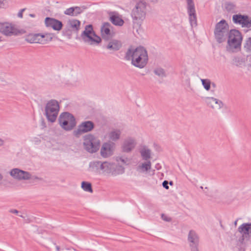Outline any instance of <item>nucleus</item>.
Returning a JSON list of instances; mask_svg holds the SVG:
<instances>
[{"mask_svg":"<svg viewBox=\"0 0 251 251\" xmlns=\"http://www.w3.org/2000/svg\"><path fill=\"white\" fill-rule=\"evenodd\" d=\"M237 224V220H236V221L234 222V225L235 226H236Z\"/></svg>","mask_w":251,"mask_h":251,"instance_id":"55","label":"nucleus"},{"mask_svg":"<svg viewBox=\"0 0 251 251\" xmlns=\"http://www.w3.org/2000/svg\"><path fill=\"white\" fill-rule=\"evenodd\" d=\"M232 21L234 24L241 25L242 27H251V18H249L248 15L240 14L234 15Z\"/></svg>","mask_w":251,"mask_h":251,"instance_id":"13","label":"nucleus"},{"mask_svg":"<svg viewBox=\"0 0 251 251\" xmlns=\"http://www.w3.org/2000/svg\"><path fill=\"white\" fill-rule=\"evenodd\" d=\"M201 81L204 89L208 91L210 89L211 81L208 79H201Z\"/></svg>","mask_w":251,"mask_h":251,"instance_id":"35","label":"nucleus"},{"mask_svg":"<svg viewBox=\"0 0 251 251\" xmlns=\"http://www.w3.org/2000/svg\"><path fill=\"white\" fill-rule=\"evenodd\" d=\"M25 41L30 43H43L41 40V33L29 34L25 39Z\"/></svg>","mask_w":251,"mask_h":251,"instance_id":"21","label":"nucleus"},{"mask_svg":"<svg viewBox=\"0 0 251 251\" xmlns=\"http://www.w3.org/2000/svg\"><path fill=\"white\" fill-rule=\"evenodd\" d=\"M58 120L60 126L66 131L72 130L76 124L74 116L68 112L61 113Z\"/></svg>","mask_w":251,"mask_h":251,"instance_id":"6","label":"nucleus"},{"mask_svg":"<svg viewBox=\"0 0 251 251\" xmlns=\"http://www.w3.org/2000/svg\"><path fill=\"white\" fill-rule=\"evenodd\" d=\"M207 102H208V100H207ZM208 104L209 105H210V106L212 108H214L215 107V105H214V102H212V103H208Z\"/></svg>","mask_w":251,"mask_h":251,"instance_id":"49","label":"nucleus"},{"mask_svg":"<svg viewBox=\"0 0 251 251\" xmlns=\"http://www.w3.org/2000/svg\"><path fill=\"white\" fill-rule=\"evenodd\" d=\"M122 47V43L117 40H112L107 45L106 48L110 50H118Z\"/></svg>","mask_w":251,"mask_h":251,"instance_id":"23","label":"nucleus"},{"mask_svg":"<svg viewBox=\"0 0 251 251\" xmlns=\"http://www.w3.org/2000/svg\"><path fill=\"white\" fill-rule=\"evenodd\" d=\"M59 109L57 100L52 99L48 101L45 106V115L49 122L54 123L56 121Z\"/></svg>","mask_w":251,"mask_h":251,"instance_id":"5","label":"nucleus"},{"mask_svg":"<svg viewBox=\"0 0 251 251\" xmlns=\"http://www.w3.org/2000/svg\"><path fill=\"white\" fill-rule=\"evenodd\" d=\"M226 50L232 52L240 50L243 37L237 29H231L227 38Z\"/></svg>","mask_w":251,"mask_h":251,"instance_id":"1","label":"nucleus"},{"mask_svg":"<svg viewBox=\"0 0 251 251\" xmlns=\"http://www.w3.org/2000/svg\"><path fill=\"white\" fill-rule=\"evenodd\" d=\"M64 13L66 15L75 17L74 9L73 8V7L66 9L64 11Z\"/></svg>","mask_w":251,"mask_h":251,"instance_id":"38","label":"nucleus"},{"mask_svg":"<svg viewBox=\"0 0 251 251\" xmlns=\"http://www.w3.org/2000/svg\"><path fill=\"white\" fill-rule=\"evenodd\" d=\"M134 53V50L129 49L126 52L125 58L127 60H130L133 59V54Z\"/></svg>","mask_w":251,"mask_h":251,"instance_id":"37","label":"nucleus"},{"mask_svg":"<svg viewBox=\"0 0 251 251\" xmlns=\"http://www.w3.org/2000/svg\"><path fill=\"white\" fill-rule=\"evenodd\" d=\"M225 8L228 12H235L236 5L234 3L230 1H226L225 3Z\"/></svg>","mask_w":251,"mask_h":251,"instance_id":"31","label":"nucleus"},{"mask_svg":"<svg viewBox=\"0 0 251 251\" xmlns=\"http://www.w3.org/2000/svg\"><path fill=\"white\" fill-rule=\"evenodd\" d=\"M80 22L76 19L69 20L67 22L66 27L64 30L66 32H71V31H74L77 32L80 29Z\"/></svg>","mask_w":251,"mask_h":251,"instance_id":"16","label":"nucleus"},{"mask_svg":"<svg viewBox=\"0 0 251 251\" xmlns=\"http://www.w3.org/2000/svg\"><path fill=\"white\" fill-rule=\"evenodd\" d=\"M9 212L11 213H13L15 214H18L19 213V211L16 209H11L9 210Z\"/></svg>","mask_w":251,"mask_h":251,"instance_id":"46","label":"nucleus"},{"mask_svg":"<svg viewBox=\"0 0 251 251\" xmlns=\"http://www.w3.org/2000/svg\"><path fill=\"white\" fill-rule=\"evenodd\" d=\"M154 73L160 77H165L166 76L165 70L160 67L155 68L153 71Z\"/></svg>","mask_w":251,"mask_h":251,"instance_id":"34","label":"nucleus"},{"mask_svg":"<svg viewBox=\"0 0 251 251\" xmlns=\"http://www.w3.org/2000/svg\"><path fill=\"white\" fill-rule=\"evenodd\" d=\"M84 149L88 152H96L100 149V142L99 139L92 134L85 135L83 137Z\"/></svg>","mask_w":251,"mask_h":251,"instance_id":"4","label":"nucleus"},{"mask_svg":"<svg viewBox=\"0 0 251 251\" xmlns=\"http://www.w3.org/2000/svg\"><path fill=\"white\" fill-rule=\"evenodd\" d=\"M10 175L18 180H28L31 176V175L29 172L18 168L12 169L10 171Z\"/></svg>","mask_w":251,"mask_h":251,"instance_id":"14","label":"nucleus"},{"mask_svg":"<svg viewBox=\"0 0 251 251\" xmlns=\"http://www.w3.org/2000/svg\"><path fill=\"white\" fill-rule=\"evenodd\" d=\"M4 144V141L0 138V147L2 146Z\"/></svg>","mask_w":251,"mask_h":251,"instance_id":"50","label":"nucleus"},{"mask_svg":"<svg viewBox=\"0 0 251 251\" xmlns=\"http://www.w3.org/2000/svg\"><path fill=\"white\" fill-rule=\"evenodd\" d=\"M233 64L236 65V66H238V63L240 62V59H239V58H238V57H235L233 59Z\"/></svg>","mask_w":251,"mask_h":251,"instance_id":"45","label":"nucleus"},{"mask_svg":"<svg viewBox=\"0 0 251 251\" xmlns=\"http://www.w3.org/2000/svg\"><path fill=\"white\" fill-rule=\"evenodd\" d=\"M80 36L85 43L91 45L99 44L101 41V38L96 34L91 25H86Z\"/></svg>","mask_w":251,"mask_h":251,"instance_id":"7","label":"nucleus"},{"mask_svg":"<svg viewBox=\"0 0 251 251\" xmlns=\"http://www.w3.org/2000/svg\"><path fill=\"white\" fill-rule=\"evenodd\" d=\"M245 235H243L242 234V236L240 238V239H239V241L241 243H243L244 241V239H245Z\"/></svg>","mask_w":251,"mask_h":251,"instance_id":"47","label":"nucleus"},{"mask_svg":"<svg viewBox=\"0 0 251 251\" xmlns=\"http://www.w3.org/2000/svg\"><path fill=\"white\" fill-rule=\"evenodd\" d=\"M32 142L35 144L38 145L41 142V140L38 137H33L32 139Z\"/></svg>","mask_w":251,"mask_h":251,"instance_id":"42","label":"nucleus"},{"mask_svg":"<svg viewBox=\"0 0 251 251\" xmlns=\"http://www.w3.org/2000/svg\"><path fill=\"white\" fill-rule=\"evenodd\" d=\"M168 184H169V182L167 180H164L162 183V186L164 188L168 190L169 188Z\"/></svg>","mask_w":251,"mask_h":251,"instance_id":"43","label":"nucleus"},{"mask_svg":"<svg viewBox=\"0 0 251 251\" xmlns=\"http://www.w3.org/2000/svg\"><path fill=\"white\" fill-rule=\"evenodd\" d=\"M212 85H213V86H215V84L214 83H213Z\"/></svg>","mask_w":251,"mask_h":251,"instance_id":"57","label":"nucleus"},{"mask_svg":"<svg viewBox=\"0 0 251 251\" xmlns=\"http://www.w3.org/2000/svg\"><path fill=\"white\" fill-rule=\"evenodd\" d=\"M24 30H19L11 23H0V33L6 36L18 35L24 33Z\"/></svg>","mask_w":251,"mask_h":251,"instance_id":"9","label":"nucleus"},{"mask_svg":"<svg viewBox=\"0 0 251 251\" xmlns=\"http://www.w3.org/2000/svg\"><path fill=\"white\" fill-rule=\"evenodd\" d=\"M102 163V162L100 161H95L91 162L89 163V171L91 172H98L101 170L100 164Z\"/></svg>","mask_w":251,"mask_h":251,"instance_id":"26","label":"nucleus"},{"mask_svg":"<svg viewBox=\"0 0 251 251\" xmlns=\"http://www.w3.org/2000/svg\"><path fill=\"white\" fill-rule=\"evenodd\" d=\"M45 23L46 26L51 27L55 30L59 31L63 27V24L61 21L52 18H46Z\"/></svg>","mask_w":251,"mask_h":251,"instance_id":"15","label":"nucleus"},{"mask_svg":"<svg viewBox=\"0 0 251 251\" xmlns=\"http://www.w3.org/2000/svg\"><path fill=\"white\" fill-rule=\"evenodd\" d=\"M187 11L190 24L192 26L197 25L196 11L193 0H186Z\"/></svg>","mask_w":251,"mask_h":251,"instance_id":"11","label":"nucleus"},{"mask_svg":"<svg viewBox=\"0 0 251 251\" xmlns=\"http://www.w3.org/2000/svg\"><path fill=\"white\" fill-rule=\"evenodd\" d=\"M116 160L117 161H121L124 164H126L127 161V158H123L122 157H117Z\"/></svg>","mask_w":251,"mask_h":251,"instance_id":"40","label":"nucleus"},{"mask_svg":"<svg viewBox=\"0 0 251 251\" xmlns=\"http://www.w3.org/2000/svg\"><path fill=\"white\" fill-rule=\"evenodd\" d=\"M37 179H40L41 178H39V177H36Z\"/></svg>","mask_w":251,"mask_h":251,"instance_id":"58","label":"nucleus"},{"mask_svg":"<svg viewBox=\"0 0 251 251\" xmlns=\"http://www.w3.org/2000/svg\"><path fill=\"white\" fill-rule=\"evenodd\" d=\"M161 218L164 221L166 222H171L172 221L171 218L168 217L164 214H162Z\"/></svg>","mask_w":251,"mask_h":251,"instance_id":"41","label":"nucleus"},{"mask_svg":"<svg viewBox=\"0 0 251 251\" xmlns=\"http://www.w3.org/2000/svg\"><path fill=\"white\" fill-rule=\"evenodd\" d=\"M94 127V123L91 121L83 122L78 126L77 129L74 131V134L79 137L80 135L92 131Z\"/></svg>","mask_w":251,"mask_h":251,"instance_id":"12","label":"nucleus"},{"mask_svg":"<svg viewBox=\"0 0 251 251\" xmlns=\"http://www.w3.org/2000/svg\"><path fill=\"white\" fill-rule=\"evenodd\" d=\"M56 250H57V251H59V250H60V248H59V246H56Z\"/></svg>","mask_w":251,"mask_h":251,"instance_id":"54","label":"nucleus"},{"mask_svg":"<svg viewBox=\"0 0 251 251\" xmlns=\"http://www.w3.org/2000/svg\"><path fill=\"white\" fill-rule=\"evenodd\" d=\"M169 184L170 185L172 186V185H173L174 183H173V182L172 181H170L169 182Z\"/></svg>","mask_w":251,"mask_h":251,"instance_id":"53","label":"nucleus"},{"mask_svg":"<svg viewBox=\"0 0 251 251\" xmlns=\"http://www.w3.org/2000/svg\"><path fill=\"white\" fill-rule=\"evenodd\" d=\"M25 8H24V9H22L20 10V11L18 12V16L19 17V18H23V12L25 10Z\"/></svg>","mask_w":251,"mask_h":251,"instance_id":"44","label":"nucleus"},{"mask_svg":"<svg viewBox=\"0 0 251 251\" xmlns=\"http://www.w3.org/2000/svg\"><path fill=\"white\" fill-rule=\"evenodd\" d=\"M207 100H208L209 103H212V102H214V104L217 105H215V107L220 109L223 106V103L222 101L214 98L213 97H207L206 98Z\"/></svg>","mask_w":251,"mask_h":251,"instance_id":"30","label":"nucleus"},{"mask_svg":"<svg viewBox=\"0 0 251 251\" xmlns=\"http://www.w3.org/2000/svg\"><path fill=\"white\" fill-rule=\"evenodd\" d=\"M113 165V163H109L106 161L103 162L102 163L100 164L101 171H102L103 173L111 174Z\"/></svg>","mask_w":251,"mask_h":251,"instance_id":"27","label":"nucleus"},{"mask_svg":"<svg viewBox=\"0 0 251 251\" xmlns=\"http://www.w3.org/2000/svg\"><path fill=\"white\" fill-rule=\"evenodd\" d=\"M140 153L144 160L149 161L148 160L151 157V151L146 147L140 149Z\"/></svg>","mask_w":251,"mask_h":251,"instance_id":"25","label":"nucleus"},{"mask_svg":"<svg viewBox=\"0 0 251 251\" xmlns=\"http://www.w3.org/2000/svg\"><path fill=\"white\" fill-rule=\"evenodd\" d=\"M151 162L150 161H147V162L143 163L137 167V170H141L142 172H147L151 169Z\"/></svg>","mask_w":251,"mask_h":251,"instance_id":"29","label":"nucleus"},{"mask_svg":"<svg viewBox=\"0 0 251 251\" xmlns=\"http://www.w3.org/2000/svg\"><path fill=\"white\" fill-rule=\"evenodd\" d=\"M146 15V3L142 1L138 2L131 12V17L133 19V22L137 24H141L142 21L145 19Z\"/></svg>","mask_w":251,"mask_h":251,"instance_id":"8","label":"nucleus"},{"mask_svg":"<svg viewBox=\"0 0 251 251\" xmlns=\"http://www.w3.org/2000/svg\"><path fill=\"white\" fill-rule=\"evenodd\" d=\"M111 171V175L116 176L124 174L125 173V168L121 165L114 164Z\"/></svg>","mask_w":251,"mask_h":251,"instance_id":"24","label":"nucleus"},{"mask_svg":"<svg viewBox=\"0 0 251 251\" xmlns=\"http://www.w3.org/2000/svg\"><path fill=\"white\" fill-rule=\"evenodd\" d=\"M81 188L86 192H92L93 189L92 185L90 183L86 181H82L81 183Z\"/></svg>","mask_w":251,"mask_h":251,"instance_id":"33","label":"nucleus"},{"mask_svg":"<svg viewBox=\"0 0 251 251\" xmlns=\"http://www.w3.org/2000/svg\"><path fill=\"white\" fill-rule=\"evenodd\" d=\"M200 188H201V189H203V187H202V186H201V187H200Z\"/></svg>","mask_w":251,"mask_h":251,"instance_id":"56","label":"nucleus"},{"mask_svg":"<svg viewBox=\"0 0 251 251\" xmlns=\"http://www.w3.org/2000/svg\"><path fill=\"white\" fill-rule=\"evenodd\" d=\"M155 168L156 169L159 170L161 169V166L159 163H158L155 165Z\"/></svg>","mask_w":251,"mask_h":251,"instance_id":"48","label":"nucleus"},{"mask_svg":"<svg viewBox=\"0 0 251 251\" xmlns=\"http://www.w3.org/2000/svg\"><path fill=\"white\" fill-rule=\"evenodd\" d=\"M121 134V132L120 130L114 129L109 133L108 137L111 140L116 141L120 138Z\"/></svg>","mask_w":251,"mask_h":251,"instance_id":"28","label":"nucleus"},{"mask_svg":"<svg viewBox=\"0 0 251 251\" xmlns=\"http://www.w3.org/2000/svg\"><path fill=\"white\" fill-rule=\"evenodd\" d=\"M200 236L197 232L193 229L190 230L187 236V243L190 251H200Z\"/></svg>","mask_w":251,"mask_h":251,"instance_id":"10","label":"nucleus"},{"mask_svg":"<svg viewBox=\"0 0 251 251\" xmlns=\"http://www.w3.org/2000/svg\"><path fill=\"white\" fill-rule=\"evenodd\" d=\"M111 25L108 22L104 23L100 28L101 36L105 41L110 40L112 37V34L110 31Z\"/></svg>","mask_w":251,"mask_h":251,"instance_id":"17","label":"nucleus"},{"mask_svg":"<svg viewBox=\"0 0 251 251\" xmlns=\"http://www.w3.org/2000/svg\"><path fill=\"white\" fill-rule=\"evenodd\" d=\"M52 39V35L50 33H46V34H41V40H42L43 43H41V44H44L48 42H50Z\"/></svg>","mask_w":251,"mask_h":251,"instance_id":"32","label":"nucleus"},{"mask_svg":"<svg viewBox=\"0 0 251 251\" xmlns=\"http://www.w3.org/2000/svg\"><path fill=\"white\" fill-rule=\"evenodd\" d=\"M110 21L112 23L118 26H122L124 23V20L119 17L118 13L116 12L112 13L110 17Z\"/></svg>","mask_w":251,"mask_h":251,"instance_id":"22","label":"nucleus"},{"mask_svg":"<svg viewBox=\"0 0 251 251\" xmlns=\"http://www.w3.org/2000/svg\"><path fill=\"white\" fill-rule=\"evenodd\" d=\"M73 8L74 9L75 17L78 16L83 12L81 8L79 6H73Z\"/></svg>","mask_w":251,"mask_h":251,"instance_id":"39","label":"nucleus"},{"mask_svg":"<svg viewBox=\"0 0 251 251\" xmlns=\"http://www.w3.org/2000/svg\"><path fill=\"white\" fill-rule=\"evenodd\" d=\"M135 140L131 138H128L125 140L124 142L123 145V150L125 152H128L135 147Z\"/></svg>","mask_w":251,"mask_h":251,"instance_id":"20","label":"nucleus"},{"mask_svg":"<svg viewBox=\"0 0 251 251\" xmlns=\"http://www.w3.org/2000/svg\"><path fill=\"white\" fill-rule=\"evenodd\" d=\"M244 47L246 51L251 52V37L246 39Z\"/></svg>","mask_w":251,"mask_h":251,"instance_id":"36","label":"nucleus"},{"mask_svg":"<svg viewBox=\"0 0 251 251\" xmlns=\"http://www.w3.org/2000/svg\"><path fill=\"white\" fill-rule=\"evenodd\" d=\"M238 230L243 235H245L246 237L247 236H251V223L242 224L239 226Z\"/></svg>","mask_w":251,"mask_h":251,"instance_id":"19","label":"nucleus"},{"mask_svg":"<svg viewBox=\"0 0 251 251\" xmlns=\"http://www.w3.org/2000/svg\"><path fill=\"white\" fill-rule=\"evenodd\" d=\"M2 4H3V0H0V7L1 6Z\"/></svg>","mask_w":251,"mask_h":251,"instance_id":"52","label":"nucleus"},{"mask_svg":"<svg viewBox=\"0 0 251 251\" xmlns=\"http://www.w3.org/2000/svg\"><path fill=\"white\" fill-rule=\"evenodd\" d=\"M113 145V143H104L100 150L101 155L103 157H107L112 155L113 151L112 148Z\"/></svg>","mask_w":251,"mask_h":251,"instance_id":"18","label":"nucleus"},{"mask_svg":"<svg viewBox=\"0 0 251 251\" xmlns=\"http://www.w3.org/2000/svg\"><path fill=\"white\" fill-rule=\"evenodd\" d=\"M214 37L218 43L226 41L229 34V27L225 20H222L215 25Z\"/></svg>","mask_w":251,"mask_h":251,"instance_id":"3","label":"nucleus"},{"mask_svg":"<svg viewBox=\"0 0 251 251\" xmlns=\"http://www.w3.org/2000/svg\"><path fill=\"white\" fill-rule=\"evenodd\" d=\"M29 16L32 18L35 17V15L34 14H30Z\"/></svg>","mask_w":251,"mask_h":251,"instance_id":"51","label":"nucleus"},{"mask_svg":"<svg viewBox=\"0 0 251 251\" xmlns=\"http://www.w3.org/2000/svg\"><path fill=\"white\" fill-rule=\"evenodd\" d=\"M148 55L147 50L143 47H139L134 50L133 59L131 64L134 66L142 69L148 63Z\"/></svg>","mask_w":251,"mask_h":251,"instance_id":"2","label":"nucleus"}]
</instances>
